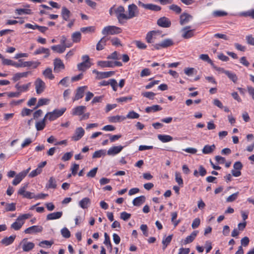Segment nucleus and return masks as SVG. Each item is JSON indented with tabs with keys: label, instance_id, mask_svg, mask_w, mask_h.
<instances>
[{
	"label": "nucleus",
	"instance_id": "obj_1",
	"mask_svg": "<svg viewBox=\"0 0 254 254\" xmlns=\"http://www.w3.org/2000/svg\"><path fill=\"white\" fill-rule=\"evenodd\" d=\"M31 217V215L29 213L20 215L16 221L10 226V228L15 231H18L21 229L22 225L25 223V220Z\"/></svg>",
	"mask_w": 254,
	"mask_h": 254
},
{
	"label": "nucleus",
	"instance_id": "obj_2",
	"mask_svg": "<svg viewBox=\"0 0 254 254\" xmlns=\"http://www.w3.org/2000/svg\"><path fill=\"white\" fill-rule=\"evenodd\" d=\"M65 108H62L61 109H55L52 112H48L45 115V117L50 121H53L61 117L66 111Z\"/></svg>",
	"mask_w": 254,
	"mask_h": 254
},
{
	"label": "nucleus",
	"instance_id": "obj_3",
	"mask_svg": "<svg viewBox=\"0 0 254 254\" xmlns=\"http://www.w3.org/2000/svg\"><path fill=\"white\" fill-rule=\"evenodd\" d=\"M125 9L123 6L120 5L115 9V12L119 22L123 24L126 22L127 14L125 13Z\"/></svg>",
	"mask_w": 254,
	"mask_h": 254
},
{
	"label": "nucleus",
	"instance_id": "obj_4",
	"mask_svg": "<svg viewBox=\"0 0 254 254\" xmlns=\"http://www.w3.org/2000/svg\"><path fill=\"white\" fill-rule=\"evenodd\" d=\"M174 44V41L171 39H166L161 42L152 45V50H159L163 48H167Z\"/></svg>",
	"mask_w": 254,
	"mask_h": 254
},
{
	"label": "nucleus",
	"instance_id": "obj_5",
	"mask_svg": "<svg viewBox=\"0 0 254 254\" xmlns=\"http://www.w3.org/2000/svg\"><path fill=\"white\" fill-rule=\"evenodd\" d=\"M122 29L120 27L115 26H108L105 27L102 30V34L104 35L110 34L114 35L121 33Z\"/></svg>",
	"mask_w": 254,
	"mask_h": 254
},
{
	"label": "nucleus",
	"instance_id": "obj_6",
	"mask_svg": "<svg viewBox=\"0 0 254 254\" xmlns=\"http://www.w3.org/2000/svg\"><path fill=\"white\" fill-rule=\"evenodd\" d=\"M127 12L126 21L137 16L139 14V10L137 6L135 4L132 3L128 5Z\"/></svg>",
	"mask_w": 254,
	"mask_h": 254
},
{
	"label": "nucleus",
	"instance_id": "obj_7",
	"mask_svg": "<svg viewBox=\"0 0 254 254\" xmlns=\"http://www.w3.org/2000/svg\"><path fill=\"white\" fill-rule=\"evenodd\" d=\"M31 168L29 167L27 169L24 170L18 174H17L15 176V178L12 181V184L14 186H17L18 185L21 181L26 177V176L27 175L29 171L30 170Z\"/></svg>",
	"mask_w": 254,
	"mask_h": 254
},
{
	"label": "nucleus",
	"instance_id": "obj_8",
	"mask_svg": "<svg viewBox=\"0 0 254 254\" xmlns=\"http://www.w3.org/2000/svg\"><path fill=\"white\" fill-rule=\"evenodd\" d=\"M28 185L25 184L23 186H22L18 190L17 193L18 194L22 195L23 197L31 199L35 197V194L34 193L30 191H26Z\"/></svg>",
	"mask_w": 254,
	"mask_h": 254
},
{
	"label": "nucleus",
	"instance_id": "obj_9",
	"mask_svg": "<svg viewBox=\"0 0 254 254\" xmlns=\"http://www.w3.org/2000/svg\"><path fill=\"white\" fill-rule=\"evenodd\" d=\"M195 29H190V26L184 27L182 29V37L186 39H190L194 36Z\"/></svg>",
	"mask_w": 254,
	"mask_h": 254
},
{
	"label": "nucleus",
	"instance_id": "obj_10",
	"mask_svg": "<svg viewBox=\"0 0 254 254\" xmlns=\"http://www.w3.org/2000/svg\"><path fill=\"white\" fill-rule=\"evenodd\" d=\"M87 88V86H83L78 87L75 91L74 97L72 98V101L74 102L83 98L85 91Z\"/></svg>",
	"mask_w": 254,
	"mask_h": 254
},
{
	"label": "nucleus",
	"instance_id": "obj_11",
	"mask_svg": "<svg viewBox=\"0 0 254 254\" xmlns=\"http://www.w3.org/2000/svg\"><path fill=\"white\" fill-rule=\"evenodd\" d=\"M34 84L36 93L38 94L42 93L45 90L46 85L45 82L40 78H38L35 81Z\"/></svg>",
	"mask_w": 254,
	"mask_h": 254
},
{
	"label": "nucleus",
	"instance_id": "obj_12",
	"mask_svg": "<svg viewBox=\"0 0 254 254\" xmlns=\"http://www.w3.org/2000/svg\"><path fill=\"white\" fill-rule=\"evenodd\" d=\"M43 229V227L41 226L34 225L26 229L24 233L28 234H35L41 232Z\"/></svg>",
	"mask_w": 254,
	"mask_h": 254
},
{
	"label": "nucleus",
	"instance_id": "obj_13",
	"mask_svg": "<svg viewBox=\"0 0 254 254\" xmlns=\"http://www.w3.org/2000/svg\"><path fill=\"white\" fill-rule=\"evenodd\" d=\"M85 133L84 129L82 127H77L75 131L74 134L71 137L72 140L78 141L84 135Z\"/></svg>",
	"mask_w": 254,
	"mask_h": 254
},
{
	"label": "nucleus",
	"instance_id": "obj_14",
	"mask_svg": "<svg viewBox=\"0 0 254 254\" xmlns=\"http://www.w3.org/2000/svg\"><path fill=\"white\" fill-rule=\"evenodd\" d=\"M54 71L55 72H59L61 69L65 68L64 65L60 59L57 58L54 60Z\"/></svg>",
	"mask_w": 254,
	"mask_h": 254
},
{
	"label": "nucleus",
	"instance_id": "obj_15",
	"mask_svg": "<svg viewBox=\"0 0 254 254\" xmlns=\"http://www.w3.org/2000/svg\"><path fill=\"white\" fill-rule=\"evenodd\" d=\"M157 24L160 27L168 28L170 27L171 22L169 18L166 17H162L157 20Z\"/></svg>",
	"mask_w": 254,
	"mask_h": 254
},
{
	"label": "nucleus",
	"instance_id": "obj_16",
	"mask_svg": "<svg viewBox=\"0 0 254 254\" xmlns=\"http://www.w3.org/2000/svg\"><path fill=\"white\" fill-rule=\"evenodd\" d=\"M110 38L107 36L103 37L97 43L96 49L97 51H101L103 50L106 45V43L109 40Z\"/></svg>",
	"mask_w": 254,
	"mask_h": 254
},
{
	"label": "nucleus",
	"instance_id": "obj_17",
	"mask_svg": "<svg viewBox=\"0 0 254 254\" xmlns=\"http://www.w3.org/2000/svg\"><path fill=\"white\" fill-rule=\"evenodd\" d=\"M159 32L152 30L148 32L146 35L145 40L148 43H152L154 42L156 39V36L159 34Z\"/></svg>",
	"mask_w": 254,
	"mask_h": 254
},
{
	"label": "nucleus",
	"instance_id": "obj_18",
	"mask_svg": "<svg viewBox=\"0 0 254 254\" xmlns=\"http://www.w3.org/2000/svg\"><path fill=\"white\" fill-rule=\"evenodd\" d=\"M31 82H29L22 85H20L19 83H17L15 84V88L21 94L22 92H26L28 91L29 89V87L31 86Z\"/></svg>",
	"mask_w": 254,
	"mask_h": 254
},
{
	"label": "nucleus",
	"instance_id": "obj_19",
	"mask_svg": "<svg viewBox=\"0 0 254 254\" xmlns=\"http://www.w3.org/2000/svg\"><path fill=\"white\" fill-rule=\"evenodd\" d=\"M124 147L121 145L113 146L109 149L107 151L108 155L114 156L119 153L123 149Z\"/></svg>",
	"mask_w": 254,
	"mask_h": 254
},
{
	"label": "nucleus",
	"instance_id": "obj_20",
	"mask_svg": "<svg viewBox=\"0 0 254 254\" xmlns=\"http://www.w3.org/2000/svg\"><path fill=\"white\" fill-rule=\"evenodd\" d=\"M71 15V13L69 10H68L66 7L63 6L61 10V16L63 20L68 21H69V18Z\"/></svg>",
	"mask_w": 254,
	"mask_h": 254
},
{
	"label": "nucleus",
	"instance_id": "obj_21",
	"mask_svg": "<svg viewBox=\"0 0 254 254\" xmlns=\"http://www.w3.org/2000/svg\"><path fill=\"white\" fill-rule=\"evenodd\" d=\"M191 18H192L191 15L187 13H183L180 16V23L181 25H184L188 23Z\"/></svg>",
	"mask_w": 254,
	"mask_h": 254
},
{
	"label": "nucleus",
	"instance_id": "obj_22",
	"mask_svg": "<svg viewBox=\"0 0 254 254\" xmlns=\"http://www.w3.org/2000/svg\"><path fill=\"white\" fill-rule=\"evenodd\" d=\"M86 109V107L84 106H79L72 109V115L73 116L82 115Z\"/></svg>",
	"mask_w": 254,
	"mask_h": 254
},
{
	"label": "nucleus",
	"instance_id": "obj_23",
	"mask_svg": "<svg viewBox=\"0 0 254 254\" xmlns=\"http://www.w3.org/2000/svg\"><path fill=\"white\" fill-rule=\"evenodd\" d=\"M15 238V235H11L9 237H6L1 240L0 243L4 246H7L12 244L14 241Z\"/></svg>",
	"mask_w": 254,
	"mask_h": 254
},
{
	"label": "nucleus",
	"instance_id": "obj_24",
	"mask_svg": "<svg viewBox=\"0 0 254 254\" xmlns=\"http://www.w3.org/2000/svg\"><path fill=\"white\" fill-rule=\"evenodd\" d=\"M31 73V72L30 71L16 73L13 75V76L12 78V80L14 82H16V81H18L21 78L27 77L28 76V75Z\"/></svg>",
	"mask_w": 254,
	"mask_h": 254
},
{
	"label": "nucleus",
	"instance_id": "obj_25",
	"mask_svg": "<svg viewBox=\"0 0 254 254\" xmlns=\"http://www.w3.org/2000/svg\"><path fill=\"white\" fill-rule=\"evenodd\" d=\"M62 211L55 212L50 213L47 215V220H53L60 219L63 215Z\"/></svg>",
	"mask_w": 254,
	"mask_h": 254
},
{
	"label": "nucleus",
	"instance_id": "obj_26",
	"mask_svg": "<svg viewBox=\"0 0 254 254\" xmlns=\"http://www.w3.org/2000/svg\"><path fill=\"white\" fill-rule=\"evenodd\" d=\"M158 139L163 143L168 142L173 140V138L170 135L159 134L157 135Z\"/></svg>",
	"mask_w": 254,
	"mask_h": 254
},
{
	"label": "nucleus",
	"instance_id": "obj_27",
	"mask_svg": "<svg viewBox=\"0 0 254 254\" xmlns=\"http://www.w3.org/2000/svg\"><path fill=\"white\" fill-rule=\"evenodd\" d=\"M47 119V117H45V116L44 118L42 120L36 123L35 127H36L37 130L40 131V130H42L43 129H44V128L45 127L46 125V121Z\"/></svg>",
	"mask_w": 254,
	"mask_h": 254
},
{
	"label": "nucleus",
	"instance_id": "obj_28",
	"mask_svg": "<svg viewBox=\"0 0 254 254\" xmlns=\"http://www.w3.org/2000/svg\"><path fill=\"white\" fill-rule=\"evenodd\" d=\"M41 54H45V58H48L50 56V50L48 48L40 47L37 49L34 53V55H37Z\"/></svg>",
	"mask_w": 254,
	"mask_h": 254
},
{
	"label": "nucleus",
	"instance_id": "obj_29",
	"mask_svg": "<svg viewBox=\"0 0 254 254\" xmlns=\"http://www.w3.org/2000/svg\"><path fill=\"white\" fill-rule=\"evenodd\" d=\"M198 234L197 231H193L191 234L188 236H187L186 239L184 241V244L186 245L189 243H191L195 238L197 235Z\"/></svg>",
	"mask_w": 254,
	"mask_h": 254
},
{
	"label": "nucleus",
	"instance_id": "obj_30",
	"mask_svg": "<svg viewBox=\"0 0 254 254\" xmlns=\"http://www.w3.org/2000/svg\"><path fill=\"white\" fill-rule=\"evenodd\" d=\"M43 75L46 78L50 80H53L55 78V76L52 73V69L51 68L48 67L43 71Z\"/></svg>",
	"mask_w": 254,
	"mask_h": 254
},
{
	"label": "nucleus",
	"instance_id": "obj_31",
	"mask_svg": "<svg viewBox=\"0 0 254 254\" xmlns=\"http://www.w3.org/2000/svg\"><path fill=\"white\" fill-rule=\"evenodd\" d=\"M145 201V197L144 195L135 198L133 201L132 203L134 206H139L143 204Z\"/></svg>",
	"mask_w": 254,
	"mask_h": 254
},
{
	"label": "nucleus",
	"instance_id": "obj_32",
	"mask_svg": "<svg viewBox=\"0 0 254 254\" xmlns=\"http://www.w3.org/2000/svg\"><path fill=\"white\" fill-rule=\"evenodd\" d=\"M126 119V118L124 116L117 115L109 117L108 118V120L110 123H117L121 122L125 120Z\"/></svg>",
	"mask_w": 254,
	"mask_h": 254
},
{
	"label": "nucleus",
	"instance_id": "obj_33",
	"mask_svg": "<svg viewBox=\"0 0 254 254\" xmlns=\"http://www.w3.org/2000/svg\"><path fill=\"white\" fill-rule=\"evenodd\" d=\"M90 204V199L88 197H84L79 202V206L83 209H86Z\"/></svg>",
	"mask_w": 254,
	"mask_h": 254
},
{
	"label": "nucleus",
	"instance_id": "obj_34",
	"mask_svg": "<svg viewBox=\"0 0 254 254\" xmlns=\"http://www.w3.org/2000/svg\"><path fill=\"white\" fill-rule=\"evenodd\" d=\"M91 65L90 62H82L77 64V68L80 71H85Z\"/></svg>",
	"mask_w": 254,
	"mask_h": 254
},
{
	"label": "nucleus",
	"instance_id": "obj_35",
	"mask_svg": "<svg viewBox=\"0 0 254 254\" xmlns=\"http://www.w3.org/2000/svg\"><path fill=\"white\" fill-rule=\"evenodd\" d=\"M51 49L58 53H63L65 50V46L62 45H54L51 47Z\"/></svg>",
	"mask_w": 254,
	"mask_h": 254
},
{
	"label": "nucleus",
	"instance_id": "obj_36",
	"mask_svg": "<svg viewBox=\"0 0 254 254\" xmlns=\"http://www.w3.org/2000/svg\"><path fill=\"white\" fill-rule=\"evenodd\" d=\"M35 245L33 243L30 242H24L22 245V249L24 252H29L34 248Z\"/></svg>",
	"mask_w": 254,
	"mask_h": 254
},
{
	"label": "nucleus",
	"instance_id": "obj_37",
	"mask_svg": "<svg viewBox=\"0 0 254 254\" xmlns=\"http://www.w3.org/2000/svg\"><path fill=\"white\" fill-rule=\"evenodd\" d=\"M216 147L214 144L212 145H206L202 149V153L204 154H209L212 153L215 149Z\"/></svg>",
	"mask_w": 254,
	"mask_h": 254
},
{
	"label": "nucleus",
	"instance_id": "obj_38",
	"mask_svg": "<svg viewBox=\"0 0 254 254\" xmlns=\"http://www.w3.org/2000/svg\"><path fill=\"white\" fill-rule=\"evenodd\" d=\"M97 65L102 68L113 67L112 61H100L97 62Z\"/></svg>",
	"mask_w": 254,
	"mask_h": 254
},
{
	"label": "nucleus",
	"instance_id": "obj_39",
	"mask_svg": "<svg viewBox=\"0 0 254 254\" xmlns=\"http://www.w3.org/2000/svg\"><path fill=\"white\" fill-rule=\"evenodd\" d=\"M114 73L115 72L112 71L105 72L99 71V74L98 76H97V78L98 79L108 78L114 75Z\"/></svg>",
	"mask_w": 254,
	"mask_h": 254
},
{
	"label": "nucleus",
	"instance_id": "obj_40",
	"mask_svg": "<svg viewBox=\"0 0 254 254\" xmlns=\"http://www.w3.org/2000/svg\"><path fill=\"white\" fill-rule=\"evenodd\" d=\"M105 240L104 244L107 246L108 249L109 250L110 252H111L112 251V245L111 244L110 238L109 236L107 233H104Z\"/></svg>",
	"mask_w": 254,
	"mask_h": 254
},
{
	"label": "nucleus",
	"instance_id": "obj_41",
	"mask_svg": "<svg viewBox=\"0 0 254 254\" xmlns=\"http://www.w3.org/2000/svg\"><path fill=\"white\" fill-rule=\"evenodd\" d=\"M23 62L24 67L32 66L33 68H36L41 64V63L38 61H27Z\"/></svg>",
	"mask_w": 254,
	"mask_h": 254
},
{
	"label": "nucleus",
	"instance_id": "obj_42",
	"mask_svg": "<svg viewBox=\"0 0 254 254\" xmlns=\"http://www.w3.org/2000/svg\"><path fill=\"white\" fill-rule=\"evenodd\" d=\"M240 15L245 17H250L254 19V9L242 12L240 13Z\"/></svg>",
	"mask_w": 254,
	"mask_h": 254
},
{
	"label": "nucleus",
	"instance_id": "obj_43",
	"mask_svg": "<svg viewBox=\"0 0 254 254\" xmlns=\"http://www.w3.org/2000/svg\"><path fill=\"white\" fill-rule=\"evenodd\" d=\"M71 39L73 43H78L81 39V35L80 32H74L71 35Z\"/></svg>",
	"mask_w": 254,
	"mask_h": 254
},
{
	"label": "nucleus",
	"instance_id": "obj_44",
	"mask_svg": "<svg viewBox=\"0 0 254 254\" xmlns=\"http://www.w3.org/2000/svg\"><path fill=\"white\" fill-rule=\"evenodd\" d=\"M46 187L48 189H56L57 187L56 181L55 179L51 177H50L47 185Z\"/></svg>",
	"mask_w": 254,
	"mask_h": 254
},
{
	"label": "nucleus",
	"instance_id": "obj_45",
	"mask_svg": "<svg viewBox=\"0 0 254 254\" xmlns=\"http://www.w3.org/2000/svg\"><path fill=\"white\" fill-rule=\"evenodd\" d=\"M173 235H169L166 238H164L162 240L163 249H166L168 245L171 243Z\"/></svg>",
	"mask_w": 254,
	"mask_h": 254
},
{
	"label": "nucleus",
	"instance_id": "obj_46",
	"mask_svg": "<svg viewBox=\"0 0 254 254\" xmlns=\"http://www.w3.org/2000/svg\"><path fill=\"white\" fill-rule=\"evenodd\" d=\"M106 154V151L104 149H100L96 151L92 155L93 158H100L102 156H104Z\"/></svg>",
	"mask_w": 254,
	"mask_h": 254
},
{
	"label": "nucleus",
	"instance_id": "obj_47",
	"mask_svg": "<svg viewBox=\"0 0 254 254\" xmlns=\"http://www.w3.org/2000/svg\"><path fill=\"white\" fill-rule=\"evenodd\" d=\"M95 26H88L82 27L80 28V31L83 33H94L95 31Z\"/></svg>",
	"mask_w": 254,
	"mask_h": 254
},
{
	"label": "nucleus",
	"instance_id": "obj_48",
	"mask_svg": "<svg viewBox=\"0 0 254 254\" xmlns=\"http://www.w3.org/2000/svg\"><path fill=\"white\" fill-rule=\"evenodd\" d=\"M212 15L214 17H219L227 16L228 13L222 10H215L213 11Z\"/></svg>",
	"mask_w": 254,
	"mask_h": 254
},
{
	"label": "nucleus",
	"instance_id": "obj_49",
	"mask_svg": "<svg viewBox=\"0 0 254 254\" xmlns=\"http://www.w3.org/2000/svg\"><path fill=\"white\" fill-rule=\"evenodd\" d=\"M15 13L18 15L25 14H31V10L30 9H24V8H18L15 9Z\"/></svg>",
	"mask_w": 254,
	"mask_h": 254
},
{
	"label": "nucleus",
	"instance_id": "obj_50",
	"mask_svg": "<svg viewBox=\"0 0 254 254\" xmlns=\"http://www.w3.org/2000/svg\"><path fill=\"white\" fill-rule=\"evenodd\" d=\"M16 209V204L15 203L12 202L10 203H8L6 204V206L4 208V212L6 211H13Z\"/></svg>",
	"mask_w": 254,
	"mask_h": 254
},
{
	"label": "nucleus",
	"instance_id": "obj_51",
	"mask_svg": "<svg viewBox=\"0 0 254 254\" xmlns=\"http://www.w3.org/2000/svg\"><path fill=\"white\" fill-rule=\"evenodd\" d=\"M145 7V9H149L153 11H158L161 10V8L160 6L155 5L154 4H147V5H144Z\"/></svg>",
	"mask_w": 254,
	"mask_h": 254
},
{
	"label": "nucleus",
	"instance_id": "obj_52",
	"mask_svg": "<svg viewBox=\"0 0 254 254\" xmlns=\"http://www.w3.org/2000/svg\"><path fill=\"white\" fill-rule=\"evenodd\" d=\"M49 102V100L46 98H40L39 99L38 103L36 105V106L34 108V109H37L41 106H42L48 104Z\"/></svg>",
	"mask_w": 254,
	"mask_h": 254
},
{
	"label": "nucleus",
	"instance_id": "obj_53",
	"mask_svg": "<svg viewBox=\"0 0 254 254\" xmlns=\"http://www.w3.org/2000/svg\"><path fill=\"white\" fill-rule=\"evenodd\" d=\"M199 58L203 61L207 62L210 65H213V61L210 59L209 57L207 54H201L200 55Z\"/></svg>",
	"mask_w": 254,
	"mask_h": 254
},
{
	"label": "nucleus",
	"instance_id": "obj_54",
	"mask_svg": "<svg viewBox=\"0 0 254 254\" xmlns=\"http://www.w3.org/2000/svg\"><path fill=\"white\" fill-rule=\"evenodd\" d=\"M139 116L138 113L135 112L134 111H131L128 113L126 118L130 119H138Z\"/></svg>",
	"mask_w": 254,
	"mask_h": 254
},
{
	"label": "nucleus",
	"instance_id": "obj_55",
	"mask_svg": "<svg viewBox=\"0 0 254 254\" xmlns=\"http://www.w3.org/2000/svg\"><path fill=\"white\" fill-rule=\"evenodd\" d=\"M53 243L54 242L52 241H49L47 240H44L40 242L39 244V246L40 247L42 248H45L46 247L49 248L51 247V246L53 244Z\"/></svg>",
	"mask_w": 254,
	"mask_h": 254
},
{
	"label": "nucleus",
	"instance_id": "obj_56",
	"mask_svg": "<svg viewBox=\"0 0 254 254\" xmlns=\"http://www.w3.org/2000/svg\"><path fill=\"white\" fill-rule=\"evenodd\" d=\"M226 75L229 77L230 79H231L234 83L236 82L238 80V77L236 74L234 73H233L229 70L226 72Z\"/></svg>",
	"mask_w": 254,
	"mask_h": 254
},
{
	"label": "nucleus",
	"instance_id": "obj_57",
	"mask_svg": "<svg viewBox=\"0 0 254 254\" xmlns=\"http://www.w3.org/2000/svg\"><path fill=\"white\" fill-rule=\"evenodd\" d=\"M169 9L173 10L177 14H180L182 12V8L176 4H172L169 6Z\"/></svg>",
	"mask_w": 254,
	"mask_h": 254
},
{
	"label": "nucleus",
	"instance_id": "obj_58",
	"mask_svg": "<svg viewBox=\"0 0 254 254\" xmlns=\"http://www.w3.org/2000/svg\"><path fill=\"white\" fill-rule=\"evenodd\" d=\"M175 180L176 182L181 187L183 186V180L182 178L181 175L179 172L175 173Z\"/></svg>",
	"mask_w": 254,
	"mask_h": 254
},
{
	"label": "nucleus",
	"instance_id": "obj_59",
	"mask_svg": "<svg viewBox=\"0 0 254 254\" xmlns=\"http://www.w3.org/2000/svg\"><path fill=\"white\" fill-rule=\"evenodd\" d=\"M107 58L109 60H119L121 59V58L119 57V54L118 52L117 51H115L111 54L108 55Z\"/></svg>",
	"mask_w": 254,
	"mask_h": 254
},
{
	"label": "nucleus",
	"instance_id": "obj_60",
	"mask_svg": "<svg viewBox=\"0 0 254 254\" xmlns=\"http://www.w3.org/2000/svg\"><path fill=\"white\" fill-rule=\"evenodd\" d=\"M132 99V96H127V97H121L119 98H117L116 100L118 102H121V103L126 102V103L128 101H131Z\"/></svg>",
	"mask_w": 254,
	"mask_h": 254
},
{
	"label": "nucleus",
	"instance_id": "obj_61",
	"mask_svg": "<svg viewBox=\"0 0 254 254\" xmlns=\"http://www.w3.org/2000/svg\"><path fill=\"white\" fill-rule=\"evenodd\" d=\"M105 135L109 137L111 142H115L122 137L121 134L112 135L111 134L109 133L105 134Z\"/></svg>",
	"mask_w": 254,
	"mask_h": 254
},
{
	"label": "nucleus",
	"instance_id": "obj_62",
	"mask_svg": "<svg viewBox=\"0 0 254 254\" xmlns=\"http://www.w3.org/2000/svg\"><path fill=\"white\" fill-rule=\"evenodd\" d=\"M134 44L136 47L139 49H145L147 48V45L143 42L139 40L134 41Z\"/></svg>",
	"mask_w": 254,
	"mask_h": 254
},
{
	"label": "nucleus",
	"instance_id": "obj_63",
	"mask_svg": "<svg viewBox=\"0 0 254 254\" xmlns=\"http://www.w3.org/2000/svg\"><path fill=\"white\" fill-rule=\"evenodd\" d=\"M61 234L65 238H69L70 237V232L69 230L64 227L61 230Z\"/></svg>",
	"mask_w": 254,
	"mask_h": 254
},
{
	"label": "nucleus",
	"instance_id": "obj_64",
	"mask_svg": "<svg viewBox=\"0 0 254 254\" xmlns=\"http://www.w3.org/2000/svg\"><path fill=\"white\" fill-rule=\"evenodd\" d=\"M141 94L143 97L147 98L151 100H153L154 99L155 95H156L155 93L151 91L143 92Z\"/></svg>",
	"mask_w": 254,
	"mask_h": 254
}]
</instances>
